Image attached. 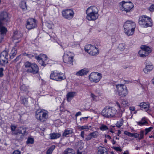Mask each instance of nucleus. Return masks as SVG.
<instances>
[{"label":"nucleus","mask_w":154,"mask_h":154,"mask_svg":"<svg viewBox=\"0 0 154 154\" xmlns=\"http://www.w3.org/2000/svg\"><path fill=\"white\" fill-rule=\"evenodd\" d=\"M135 26V23L132 20L127 21L124 25L125 32L128 35H133Z\"/></svg>","instance_id":"f257e3e1"},{"label":"nucleus","mask_w":154,"mask_h":154,"mask_svg":"<svg viewBox=\"0 0 154 154\" xmlns=\"http://www.w3.org/2000/svg\"><path fill=\"white\" fill-rule=\"evenodd\" d=\"M24 66L25 67L26 71L27 72L33 74H35L38 72V67L34 63H32L29 61H27L24 63Z\"/></svg>","instance_id":"f03ea898"},{"label":"nucleus","mask_w":154,"mask_h":154,"mask_svg":"<svg viewBox=\"0 0 154 154\" xmlns=\"http://www.w3.org/2000/svg\"><path fill=\"white\" fill-rule=\"evenodd\" d=\"M138 23L141 26L144 27H147L152 26L151 18L146 15H143L139 17Z\"/></svg>","instance_id":"7ed1b4c3"},{"label":"nucleus","mask_w":154,"mask_h":154,"mask_svg":"<svg viewBox=\"0 0 154 154\" xmlns=\"http://www.w3.org/2000/svg\"><path fill=\"white\" fill-rule=\"evenodd\" d=\"M116 110L112 107L106 106L103 110L101 115L104 117L109 118L113 117L116 114Z\"/></svg>","instance_id":"20e7f679"},{"label":"nucleus","mask_w":154,"mask_h":154,"mask_svg":"<svg viewBox=\"0 0 154 154\" xmlns=\"http://www.w3.org/2000/svg\"><path fill=\"white\" fill-rule=\"evenodd\" d=\"M121 10L125 11L126 13L132 11L134 5L131 2H125L124 1L119 3Z\"/></svg>","instance_id":"39448f33"},{"label":"nucleus","mask_w":154,"mask_h":154,"mask_svg":"<svg viewBox=\"0 0 154 154\" xmlns=\"http://www.w3.org/2000/svg\"><path fill=\"white\" fill-rule=\"evenodd\" d=\"M141 49L138 52L139 56L141 57H144L148 56L152 51L151 49L146 45H141Z\"/></svg>","instance_id":"423d86ee"},{"label":"nucleus","mask_w":154,"mask_h":154,"mask_svg":"<svg viewBox=\"0 0 154 154\" xmlns=\"http://www.w3.org/2000/svg\"><path fill=\"white\" fill-rule=\"evenodd\" d=\"M84 49L86 52L91 55H95L99 53L98 48L90 44L86 45Z\"/></svg>","instance_id":"0eeeda50"},{"label":"nucleus","mask_w":154,"mask_h":154,"mask_svg":"<svg viewBox=\"0 0 154 154\" xmlns=\"http://www.w3.org/2000/svg\"><path fill=\"white\" fill-rule=\"evenodd\" d=\"M36 118L42 122H44L46 120L48 117V114L40 110H37L35 112Z\"/></svg>","instance_id":"6e6552de"},{"label":"nucleus","mask_w":154,"mask_h":154,"mask_svg":"<svg viewBox=\"0 0 154 154\" xmlns=\"http://www.w3.org/2000/svg\"><path fill=\"white\" fill-rule=\"evenodd\" d=\"M117 92L119 95L121 97H125L128 94V90L126 86L123 84H118L116 85Z\"/></svg>","instance_id":"1a4fd4ad"},{"label":"nucleus","mask_w":154,"mask_h":154,"mask_svg":"<svg viewBox=\"0 0 154 154\" xmlns=\"http://www.w3.org/2000/svg\"><path fill=\"white\" fill-rule=\"evenodd\" d=\"M51 79L57 81H60L66 79L63 74L61 72L58 73L53 72L50 75Z\"/></svg>","instance_id":"9d476101"},{"label":"nucleus","mask_w":154,"mask_h":154,"mask_svg":"<svg viewBox=\"0 0 154 154\" xmlns=\"http://www.w3.org/2000/svg\"><path fill=\"white\" fill-rule=\"evenodd\" d=\"M8 55L6 51L2 52L0 55V65L4 66L8 62Z\"/></svg>","instance_id":"9b49d317"},{"label":"nucleus","mask_w":154,"mask_h":154,"mask_svg":"<svg viewBox=\"0 0 154 154\" xmlns=\"http://www.w3.org/2000/svg\"><path fill=\"white\" fill-rule=\"evenodd\" d=\"M101 74L95 72L91 73L89 76V79L91 82L97 83L100 81L102 76Z\"/></svg>","instance_id":"f8f14e48"},{"label":"nucleus","mask_w":154,"mask_h":154,"mask_svg":"<svg viewBox=\"0 0 154 154\" xmlns=\"http://www.w3.org/2000/svg\"><path fill=\"white\" fill-rule=\"evenodd\" d=\"M10 18V17L7 12L5 11L2 12L0 15V26L4 27L2 21L8 22Z\"/></svg>","instance_id":"ddd939ff"},{"label":"nucleus","mask_w":154,"mask_h":154,"mask_svg":"<svg viewBox=\"0 0 154 154\" xmlns=\"http://www.w3.org/2000/svg\"><path fill=\"white\" fill-rule=\"evenodd\" d=\"M121 103V106L118 102H116V105L119 108V109L120 110L122 114L125 111L124 108L129 106L130 104L127 100L125 99L122 100Z\"/></svg>","instance_id":"4468645a"},{"label":"nucleus","mask_w":154,"mask_h":154,"mask_svg":"<svg viewBox=\"0 0 154 154\" xmlns=\"http://www.w3.org/2000/svg\"><path fill=\"white\" fill-rule=\"evenodd\" d=\"M37 24L35 19L29 18L27 20L26 24V27L27 29H31L35 28Z\"/></svg>","instance_id":"2eb2a0df"},{"label":"nucleus","mask_w":154,"mask_h":154,"mask_svg":"<svg viewBox=\"0 0 154 154\" xmlns=\"http://www.w3.org/2000/svg\"><path fill=\"white\" fill-rule=\"evenodd\" d=\"M62 14L64 18L68 19H70L73 16L74 12L71 9H66L62 11Z\"/></svg>","instance_id":"dca6fc26"},{"label":"nucleus","mask_w":154,"mask_h":154,"mask_svg":"<svg viewBox=\"0 0 154 154\" xmlns=\"http://www.w3.org/2000/svg\"><path fill=\"white\" fill-rule=\"evenodd\" d=\"M72 58L73 57L71 55V52L68 54H64L63 57V61L65 63L72 65Z\"/></svg>","instance_id":"f3484780"},{"label":"nucleus","mask_w":154,"mask_h":154,"mask_svg":"<svg viewBox=\"0 0 154 154\" xmlns=\"http://www.w3.org/2000/svg\"><path fill=\"white\" fill-rule=\"evenodd\" d=\"M146 66L143 71L145 73L148 74L152 70L153 67L152 63L149 61L146 60Z\"/></svg>","instance_id":"a211bd4d"},{"label":"nucleus","mask_w":154,"mask_h":154,"mask_svg":"<svg viewBox=\"0 0 154 154\" xmlns=\"http://www.w3.org/2000/svg\"><path fill=\"white\" fill-rule=\"evenodd\" d=\"M35 58L37 60H39V63L42 66H46V64L44 60L45 61L47 58L46 55L43 54L41 57L39 56H35Z\"/></svg>","instance_id":"6ab92c4d"},{"label":"nucleus","mask_w":154,"mask_h":154,"mask_svg":"<svg viewBox=\"0 0 154 154\" xmlns=\"http://www.w3.org/2000/svg\"><path fill=\"white\" fill-rule=\"evenodd\" d=\"M99 135L98 132L97 131H95L90 133L85 138L84 140L89 141L92 138H96Z\"/></svg>","instance_id":"aec40b11"},{"label":"nucleus","mask_w":154,"mask_h":154,"mask_svg":"<svg viewBox=\"0 0 154 154\" xmlns=\"http://www.w3.org/2000/svg\"><path fill=\"white\" fill-rule=\"evenodd\" d=\"M86 13L87 14L86 18L89 20H95L98 18V14L90 13L86 11Z\"/></svg>","instance_id":"412c9836"},{"label":"nucleus","mask_w":154,"mask_h":154,"mask_svg":"<svg viewBox=\"0 0 154 154\" xmlns=\"http://www.w3.org/2000/svg\"><path fill=\"white\" fill-rule=\"evenodd\" d=\"M7 31V29L5 27L0 26V43L3 40L4 35L5 34Z\"/></svg>","instance_id":"4be33fe9"},{"label":"nucleus","mask_w":154,"mask_h":154,"mask_svg":"<svg viewBox=\"0 0 154 154\" xmlns=\"http://www.w3.org/2000/svg\"><path fill=\"white\" fill-rule=\"evenodd\" d=\"M76 94V93L75 92H70L67 93L66 95L67 101L69 102H70Z\"/></svg>","instance_id":"5701e85b"},{"label":"nucleus","mask_w":154,"mask_h":154,"mask_svg":"<svg viewBox=\"0 0 154 154\" xmlns=\"http://www.w3.org/2000/svg\"><path fill=\"white\" fill-rule=\"evenodd\" d=\"M87 12L94 14H98V10L97 7L95 6H92L88 8L86 11Z\"/></svg>","instance_id":"b1692460"},{"label":"nucleus","mask_w":154,"mask_h":154,"mask_svg":"<svg viewBox=\"0 0 154 154\" xmlns=\"http://www.w3.org/2000/svg\"><path fill=\"white\" fill-rule=\"evenodd\" d=\"M97 154H108V151L105 147L100 146L98 148Z\"/></svg>","instance_id":"393cba45"},{"label":"nucleus","mask_w":154,"mask_h":154,"mask_svg":"<svg viewBox=\"0 0 154 154\" xmlns=\"http://www.w3.org/2000/svg\"><path fill=\"white\" fill-rule=\"evenodd\" d=\"M89 70L88 69L84 68L82 69L76 73L77 75L82 76L85 75L89 72Z\"/></svg>","instance_id":"a878e982"},{"label":"nucleus","mask_w":154,"mask_h":154,"mask_svg":"<svg viewBox=\"0 0 154 154\" xmlns=\"http://www.w3.org/2000/svg\"><path fill=\"white\" fill-rule=\"evenodd\" d=\"M73 133V130L72 129H67L64 130L62 136L64 137H68L70 135Z\"/></svg>","instance_id":"bb28decb"},{"label":"nucleus","mask_w":154,"mask_h":154,"mask_svg":"<svg viewBox=\"0 0 154 154\" xmlns=\"http://www.w3.org/2000/svg\"><path fill=\"white\" fill-rule=\"evenodd\" d=\"M141 107L142 110H144L147 111L149 110V106L148 104H147L146 103L142 102L140 103L139 106Z\"/></svg>","instance_id":"cd10ccee"},{"label":"nucleus","mask_w":154,"mask_h":154,"mask_svg":"<svg viewBox=\"0 0 154 154\" xmlns=\"http://www.w3.org/2000/svg\"><path fill=\"white\" fill-rule=\"evenodd\" d=\"M16 131L17 132V134L20 133L25 135L27 134L25 128L23 127H18L16 129Z\"/></svg>","instance_id":"c85d7f7f"},{"label":"nucleus","mask_w":154,"mask_h":154,"mask_svg":"<svg viewBox=\"0 0 154 154\" xmlns=\"http://www.w3.org/2000/svg\"><path fill=\"white\" fill-rule=\"evenodd\" d=\"M14 135L16 136L15 138L16 140L18 141H22L24 138L25 134L20 133H17V134H14Z\"/></svg>","instance_id":"c756f323"},{"label":"nucleus","mask_w":154,"mask_h":154,"mask_svg":"<svg viewBox=\"0 0 154 154\" xmlns=\"http://www.w3.org/2000/svg\"><path fill=\"white\" fill-rule=\"evenodd\" d=\"M20 6L23 11H25L27 9L26 2L25 1H22L21 2L20 4Z\"/></svg>","instance_id":"7c9ffc66"},{"label":"nucleus","mask_w":154,"mask_h":154,"mask_svg":"<svg viewBox=\"0 0 154 154\" xmlns=\"http://www.w3.org/2000/svg\"><path fill=\"white\" fill-rule=\"evenodd\" d=\"M17 53V51L15 48H13L9 55V58L10 59L14 58Z\"/></svg>","instance_id":"2f4dec72"},{"label":"nucleus","mask_w":154,"mask_h":154,"mask_svg":"<svg viewBox=\"0 0 154 154\" xmlns=\"http://www.w3.org/2000/svg\"><path fill=\"white\" fill-rule=\"evenodd\" d=\"M50 136L51 139H54L60 137L61 136V134L58 133H53L50 134Z\"/></svg>","instance_id":"473e14b6"},{"label":"nucleus","mask_w":154,"mask_h":154,"mask_svg":"<svg viewBox=\"0 0 154 154\" xmlns=\"http://www.w3.org/2000/svg\"><path fill=\"white\" fill-rule=\"evenodd\" d=\"M63 154H75V152L73 149L68 148L64 151Z\"/></svg>","instance_id":"72a5a7b5"},{"label":"nucleus","mask_w":154,"mask_h":154,"mask_svg":"<svg viewBox=\"0 0 154 154\" xmlns=\"http://www.w3.org/2000/svg\"><path fill=\"white\" fill-rule=\"evenodd\" d=\"M137 124L140 126L146 124L148 123L146 119L145 118H143L141 119V121L139 122H137Z\"/></svg>","instance_id":"f704fd0d"},{"label":"nucleus","mask_w":154,"mask_h":154,"mask_svg":"<svg viewBox=\"0 0 154 154\" xmlns=\"http://www.w3.org/2000/svg\"><path fill=\"white\" fill-rule=\"evenodd\" d=\"M124 121L122 119H121L119 121H118L116 124V125L118 128H120L123 124Z\"/></svg>","instance_id":"c9c22d12"},{"label":"nucleus","mask_w":154,"mask_h":154,"mask_svg":"<svg viewBox=\"0 0 154 154\" xmlns=\"http://www.w3.org/2000/svg\"><path fill=\"white\" fill-rule=\"evenodd\" d=\"M77 128L79 131H82L83 130H86V131H88L89 129V128H88V126L87 125H79L77 126Z\"/></svg>","instance_id":"e433bc0d"},{"label":"nucleus","mask_w":154,"mask_h":154,"mask_svg":"<svg viewBox=\"0 0 154 154\" xmlns=\"http://www.w3.org/2000/svg\"><path fill=\"white\" fill-rule=\"evenodd\" d=\"M11 130L12 131L11 134L12 135H14V134H17V132L16 131V128H17L16 126L15 125H11Z\"/></svg>","instance_id":"4c0bfd02"},{"label":"nucleus","mask_w":154,"mask_h":154,"mask_svg":"<svg viewBox=\"0 0 154 154\" xmlns=\"http://www.w3.org/2000/svg\"><path fill=\"white\" fill-rule=\"evenodd\" d=\"M55 146L54 145H52L50 147L46 152V154H52L53 151L55 149Z\"/></svg>","instance_id":"58836bf2"},{"label":"nucleus","mask_w":154,"mask_h":154,"mask_svg":"<svg viewBox=\"0 0 154 154\" xmlns=\"http://www.w3.org/2000/svg\"><path fill=\"white\" fill-rule=\"evenodd\" d=\"M20 102L23 104L25 105L27 104L28 101L26 98L22 97L20 98Z\"/></svg>","instance_id":"ea45409f"},{"label":"nucleus","mask_w":154,"mask_h":154,"mask_svg":"<svg viewBox=\"0 0 154 154\" xmlns=\"http://www.w3.org/2000/svg\"><path fill=\"white\" fill-rule=\"evenodd\" d=\"M125 45L124 43H121L119 45L118 47V48L121 51H122L125 48Z\"/></svg>","instance_id":"a19ab883"},{"label":"nucleus","mask_w":154,"mask_h":154,"mask_svg":"<svg viewBox=\"0 0 154 154\" xmlns=\"http://www.w3.org/2000/svg\"><path fill=\"white\" fill-rule=\"evenodd\" d=\"M100 129L101 131H106L108 129V128L106 125L102 124L100 127Z\"/></svg>","instance_id":"79ce46f5"},{"label":"nucleus","mask_w":154,"mask_h":154,"mask_svg":"<svg viewBox=\"0 0 154 154\" xmlns=\"http://www.w3.org/2000/svg\"><path fill=\"white\" fill-rule=\"evenodd\" d=\"M34 139L31 137H28L26 142L27 144H33L34 143Z\"/></svg>","instance_id":"37998d69"},{"label":"nucleus","mask_w":154,"mask_h":154,"mask_svg":"<svg viewBox=\"0 0 154 154\" xmlns=\"http://www.w3.org/2000/svg\"><path fill=\"white\" fill-rule=\"evenodd\" d=\"M22 36V35L21 34H20L19 35H17L16 34H15V32L14 33V35L13 37V38L14 39H19Z\"/></svg>","instance_id":"c03bdc74"},{"label":"nucleus","mask_w":154,"mask_h":154,"mask_svg":"<svg viewBox=\"0 0 154 154\" xmlns=\"http://www.w3.org/2000/svg\"><path fill=\"white\" fill-rule=\"evenodd\" d=\"M20 89L23 91H26L28 89V87L26 86L25 85H23L20 87Z\"/></svg>","instance_id":"a18cd8bd"},{"label":"nucleus","mask_w":154,"mask_h":154,"mask_svg":"<svg viewBox=\"0 0 154 154\" xmlns=\"http://www.w3.org/2000/svg\"><path fill=\"white\" fill-rule=\"evenodd\" d=\"M124 134H125L131 137H134V135H133V134L131 133L130 132H128L127 131H125V132H124Z\"/></svg>","instance_id":"49530a36"},{"label":"nucleus","mask_w":154,"mask_h":154,"mask_svg":"<svg viewBox=\"0 0 154 154\" xmlns=\"http://www.w3.org/2000/svg\"><path fill=\"white\" fill-rule=\"evenodd\" d=\"M139 134V139H141L143 138V134H144V131H141L140 132V133Z\"/></svg>","instance_id":"de8ad7c7"},{"label":"nucleus","mask_w":154,"mask_h":154,"mask_svg":"<svg viewBox=\"0 0 154 154\" xmlns=\"http://www.w3.org/2000/svg\"><path fill=\"white\" fill-rule=\"evenodd\" d=\"M23 54L24 55L27 56L30 58H32V57H34V55L31 54H27L26 53H24Z\"/></svg>","instance_id":"09e8293b"},{"label":"nucleus","mask_w":154,"mask_h":154,"mask_svg":"<svg viewBox=\"0 0 154 154\" xmlns=\"http://www.w3.org/2000/svg\"><path fill=\"white\" fill-rule=\"evenodd\" d=\"M3 69L2 68H0V77H2L3 76Z\"/></svg>","instance_id":"8fccbe9b"},{"label":"nucleus","mask_w":154,"mask_h":154,"mask_svg":"<svg viewBox=\"0 0 154 154\" xmlns=\"http://www.w3.org/2000/svg\"><path fill=\"white\" fill-rule=\"evenodd\" d=\"M114 149L117 151H119L121 152L122 151V149L119 147H114Z\"/></svg>","instance_id":"3c124183"},{"label":"nucleus","mask_w":154,"mask_h":154,"mask_svg":"<svg viewBox=\"0 0 154 154\" xmlns=\"http://www.w3.org/2000/svg\"><path fill=\"white\" fill-rule=\"evenodd\" d=\"M149 10L151 11H154V5H151L149 8Z\"/></svg>","instance_id":"603ef678"},{"label":"nucleus","mask_w":154,"mask_h":154,"mask_svg":"<svg viewBox=\"0 0 154 154\" xmlns=\"http://www.w3.org/2000/svg\"><path fill=\"white\" fill-rule=\"evenodd\" d=\"M152 129V128L151 127L148 128H146L145 129V131H146V133H148L150 132Z\"/></svg>","instance_id":"864d4df0"},{"label":"nucleus","mask_w":154,"mask_h":154,"mask_svg":"<svg viewBox=\"0 0 154 154\" xmlns=\"http://www.w3.org/2000/svg\"><path fill=\"white\" fill-rule=\"evenodd\" d=\"M91 96L93 100H96L97 97L93 94L91 93Z\"/></svg>","instance_id":"5fc2aeb1"},{"label":"nucleus","mask_w":154,"mask_h":154,"mask_svg":"<svg viewBox=\"0 0 154 154\" xmlns=\"http://www.w3.org/2000/svg\"><path fill=\"white\" fill-rule=\"evenodd\" d=\"M85 134V133L84 132V131H82L81 133L80 136L83 139L85 138V137H84V135Z\"/></svg>","instance_id":"6e6d98bb"},{"label":"nucleus","mask_w":154,"mask_h":154,"mask_svg":"<svg viewBox=\"0 0 154 154\" xmlns=\"http://www.w3.org/2000/svg\"><path fill=\"white\" fill-rule=\"evenodd\" d=\"M12 154H21L20 152L18 150H15L14 151Z\"/></svg>","instance_id":"4d7b16f0"},{"label":"nucleus","mask_w":154,"mask_h":154,"mask_svg":"<svg viewBox=\"0 0 154 154\" xmlns=\"http://www.w3.org/2000/svg\"><path fill=\"white\" fill-rule=\"evenodd\" d=\"M46 25L49 29H51L53 26L52 24L48 23L46 24Z\"/></svg>","instance_id":"13d9d810"},{"label":"nucleus","mask_w":154,"mask_h":154,"mask_svg":"<svg viewBox=\"0 0 154 154\" xmlns=\"http://www.w3.org/2000/svg\"><path fill=\"white\" fill-rule=\"evenodd\" d=\"M133 135H134V137L135 138H137L139 136V134L137 133L134 134H133Z\"/></svg>","instance_id":"bf43d9fd"},{"label":"nucleus","mask_w":154,"mask_h":154,"mask_svg":"<svg viewBox=\"0 0 154 154\" xmlns=\"http://www.w3.org/2000/svg\"><path fill=\"white\" fill-rule=\"evenodd\" d=\"M81 115V112H79L76 113L75 115V116L77 117Z\"/></svg>","instance_id":"052dcab7"},{"label":"nucleus","mask_w":154,"mask_h":154,"mask_svg":"<svg viewBox=\"0 0 154 154\" xmlns=\"http://www.w3.org/2000/svg\"><path fill=\"white\" fill-rule=\"evenodd\" d=\"M105 138H106L109 139H110L111 138V137L109 135L107 134L105 135Z\"/></svg>","instance_id":"680f3d73"},{"label":"nucleus","mask_w":154,"mask_h":154,"mask_svg":"<svg viewBox=\"0 0 154 154\" xmlns=\"http://www.w3.org/2000/svg\"><path fill=\"white\" fill-rule=\"evenodd\" d=\"M129 109L130 110L134 111L135 110V108L134 107H131L129 108Z\"/></svg>","instance_id":"e2e57ef3"},{"label":"nucleus","mask_w":154,"mask_h":154,"mask_svg":"<svg viewBox=\"0 0 154 154\" xmlns=\"http://www.w3.org/2000/svg\"><path fill=\"white\" fill-rule=\"evenodd\" d=\"M20 58V56H18L16 57V58L14 60L16 62L17 61L19 60Z\"/></svg>","instance_id":"0e129e2a"},{"label":"nucleus","mask_w":154,"mask_h":154,"mask_svg":"<svg viewBox=\"0 0 154 154\" xmlns=\"http://www.w3.org/2000/svg\"><path fill=\"white\" fill-rule=\"evenodd\" d=\"M88 118V117H82V118H81L80 119V120H81V121H82L83 120V119H87Z\"/></svg>","instance_id":"69168bd1"},{"label":"nucleus","mask_w":154,"mask_h":154,"mask_svg":"<svg viewBox=\"0 0 154 154\" xmlns=\"http://www.w3.org/2000/svg\"><path fill=\"white\" fill-rule=\"evenodd\" d=\"M112 143L114 145L116 143V142L114 140H113L112 141Z\"/></svg>","instance_id":"338daca9"},{"label":"nucleus","mask_w":154,"mask_h":154,"mask_svg":"<svg viewBox=\"0 0 154 154\" xmlns=\"http://www.w3.org/2000/svg\"><path fill=\"white\" fill-rule=\"evenodd\" d=\"M123 154H128V152L127 151H126L123 153Z\"/></svg>","instance_id":"774afa93"}]
</instances>
